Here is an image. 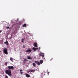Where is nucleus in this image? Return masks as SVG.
Listing matches in <instances>:
<instances>
[{
	"label": "nucleus",
	"instance_id": "nucleus-1",
	"mask_svg": "<svg viewBox=\"0 0 78 78\" xmlns=\"http://www.w3.org/2000/svg\"><path fill=\"white\" fill-rule=\"evenodd\" d=\"M5 73L9 76H11V70H7L5 71Z\"/></svg>",
	"mask_w": 78,
	"mask_h": 78
},
{
	"label": "nucleus",
	"instance_id": "nucleus-2",
	"mask_svg": "<svg viewBox=\"0 0 78 78\" xmlns=\"http://www.w3.org/2000/svg\"><path fill=\"white\" fill-rule=\"evenodd\" d=\"M3 53L5 54V55H8V49L7 48H4L3 49Z\"/></svg>",
	"mask_w": 78,
	"mask_h": 78
},
{
	"label": "nucleus",
	"instance_id": "nucleus-3",
	"mask_svg": "<svg viewBox=\"0 0 78 78\" xmlns=\"http://www.w3.org/2000/svg\"><path fill=\"white\" fill-rule=\"evenodd\" d=\"M35 72V69H30V70L27 71V73H30V72Z\"/></svg>",
	"mask_w": 78,
	"mask_h": 78
},
{
	"label": "nucleus",
	"instance_id": "nucleus-4",
	"mask_svg": "<svg viewBox=\"0 0 78 78\" xmlns=\"http://www.w3.org/2000/svg\"><path fill=\"white\" fill-rule=\"evenodd\" d=\"M39 56H42L43 58H44V53L41 52Z\"/></svg>",
	"mask_w": 78,
	"mask_h": 78
},
{
	"label": "nucleus",
	"instance_id": "nucleus-5",
	"mask_svg": "<svg viewBox=\"0 0 78 78\" xmlns=\"http://www.w3.org/2000/svg\"><path fill=\"white\" fill-rule=\"evenodd\" d=\"M8 68L9 69H10L11 70H13L14 69V67L13 66H8Z\"/></svg>",
	"mask_w": 78,
	"mask_h": 78
},
{
	"label": "nucleus",
	"instance_id": "nucleus-6",
	"mask_svg": "<svg viewBox=\"0 0 78 78\" xmlns=\"http://www.w3.org/2000/svg\"><path fill=\"white\" fill-rule=\"evenodd\" d=\"M26 76L27 78H30L31 77V76L30 75H29V74L27 73L26 74Z\"/></svg>",
	"mask_w": 78,
	"mask_h": 78
},
{
	"label": "nucleus",
	"instance_id": "nucleus-7",
	"mask_svg": "<svg viewBox=\"0 0 78 78\" xmlns=\"http://www.w3.org/2000/svg\"><path fill=\"white\" fill-rule=\"evenodd\" d=\"M33 50H34V51H36L37 50H38V48H35L34 47H33L32 48Z\"/></svg>",
	"mask_w": 78,
	"mask_h": 78
},
{
	"label": "nucleus",
	"instance_id": "nucleus-8",
	"mask_svg": "<svg viewBox=\"0 0 78 78\" xmlns=\"http://www.w3.org/2000/svg\"><path fill=\"white\" fill-rule=\"evenodd\" d=\"M34 46L35 47H37V43H35L34 44Z\"/></svg>",
	"mask_w": 78,
	"mask_h": 78
},
{
	"label": "nucleus",
	"instance_id": "nucleus-9",
	"mask_svg": "<svg viewBox=\"0 0 78 78\" xmlns=\"http://www.w3.org/2000/svg\"><path fill=\"white\" fill-rule=\"evenodd\" d=\"M27 52H28V53L30 52L31 51V49H27L26 51Z\"/></svg>",
	"mask_w": 78,
	"mask_h": 78
},
{
	"label": "nucleus",
	"instance_id": "nucleus-10",
	"mask_svg": "<svg viewBox=\"0 0 78 78\" xmlns=\"http://www.w3.org/2000/svg\"><path fill=\"white\" fill-rule=\"evenodd\" d=\"M4 43L7 45H8V41H5L4 42Z\"/></svg>",
	"mask_w": 78,
	"mask_h": 78
},
{
	"label": "nucleus",
	"instance_id": "nucleus-11",
	"mask_svg": "<svg viewBox=\"0 0 78 78\" xmlns=\"http://www.w3.org/2000/svg\"><path fill=\"white\" fill-rule=\"evenodd\" d=\"M27 59H32V58L30 57V56H28L27 57Z\"/></svg>",
	"mask_w": 78,
	"mask_h": 78
},
{
	"label": "nucleus",
	"instance_id": "nucleus-12",
	"mask_svg": "<svg viewBox=\"0 0 78 78\" xmlns=\"http://www.w3.org/2000/svg\"><path fill=\"white\" fill-rule=\"evenodd\" d=\"M44 62V61L42 60H41L40 61V64H41L43 63V62Z\"/></svg>",
	"mask_w": 78,
	"mask_h": 78
},
{
	"label": "nucleus",
	"instance_id": "nucleus-13",
	"mask_svg": "<svg viewBox=\"0 0 78 78\" xmlns=\"http://www.w3.org/2000/svg\"><path fill=\"white\" fill-rule=\"evenodd\" d=\"M27 25V24H24L23 25V27H26Z\"/></svg>",
	"mask_w": 78,
	"mask_h": 78
},
{
	"label": "nucleus",
	"instance_id": "nucleus-14",
	"mask_svg": "<svg viewBox=\"0 0 78 78\" xmlns=\"http://www.w3.org/2000/svg\"><path fill=\"white\" fill-rule=\"evenodd\" d=\"M10 61H12V62H13V59H12V58L11 57H10Z\"/></svg>",
	"mask_w": 78,
	"mask_h": 78
},
{
	"label": "nucleus",
	"instance_id": "nucleus-15",
	"mask_svg": "<svg viewBox=\"0 0 78 78\" xmlns=\"http://www.w3.org/2000/svg\"><path fill=\"white\" fill-rule=\"evenodd\" d=\"M20 74H21V75H22V74H23V73L22 72V70H21V69H20Z\"/></svg>",
	"mask_w": 78,
	"mask_h": 78
},
{
	"label": "nucleus",
	"instance_id": "nucleus-16",
	"mask_svg": "<svg viewBox=\"0 0 78 78\" xmlns=\"http://www.w3.org/2000/svg\"><path fill=\"white\" fill-rule=\"evenodd\" d=\"M27 61V59L24 58L23 61L25 62H26Z\"/></svg>",
	"mask_w": 78,
	"mask_h": 78
},
{
	"label": "nucleus",
	"instance_id": "nucleus-17",
	"mask_svg": "<svg viewBox=\"0 0 78 78\" xmlns=\"http://www.w3.org/2000/svg\"><path fill=\"white\" fill-rule=\"evenodd\" d=\"M32 65L33 66H36V64H35V63H33L32 64Z\"/></svg>",
	"mask_w": 78,
	"mask_h": 78
},
{
	"label": "nucleus",
	"instance_id": "nucleus-18",
	"mask_svg": "<svg viewBox=\"0 0 78 78\" xmlns=\"http://www.w3.org/2000/svg\"><path fill=\"white\" fill-rule=\"evenodd\" d=\"M35 63H36V64H37V63L38 62V61H36L34 62Z\"/></svg>",
	"mask_w": 78,
	"mask_h": 78
},
{
	"label": "nucleus",
	"instance_id": "nucleus-19",
	"mask_svg": "<svg viewBox=\"0 0 78 78\" xmlns=\"http://www.w3.org/2000/svg\"><path fill=\"white\" fill-rule=\"evenodd\" d=\"M37 65H38V66H39V65H40V62H38L37 63Z\"/></svg>",
	"mask_w": 78,
	"mask_h": 78
},
{
	"label": "nucleus",
	"instance_id": "nucleus-20",
	"mask_svg": "<svg viewBox=\"0 0 78 78\" xmlns=\"http://www.w3.org/2000/svg\"><path fill=\"white\" fill-rule=\"evenodd\" d=\"M23 41H24V39L22 38V41L23 43V42H24Z\"/></svg>",
	"mask_w": 78,
	"mask_h": 78
},
{
	"label": "nucleus",
	"instance_id": "nucleus-21",
	"mask_svg": "<svg viewBox=\"0 0 78 78\" xmlns=\"http://www.w3.org/2000/svg\"><path fill=\"white\" fill-rule=\"evenodd\" d=\"M23 48H25V45H23Z\"/></svg>",
	"mask_w": 78,
	"mask_h": 78
},
{
	"label": "nucleus",
	"instance_id": "nucleus-22",
	"mask_svg": "<svg viewBox=\"0 0 78 78\" xmlns=\"http://www.w3.org/2000/svg\"><path fill=\"white\" fill-rule=\"evenodd\" d=\"M5 65H7V62H5Z\"/></svg>",
	"mask_w": 78,
	"mask_h": 78
},
{
	"label": "nucleus",
	"instance_id": "nucleus-23",
	"mask_svg": "<svg viewBox=\"0 0 78 78\" xmlns=\"http://www.w3.org/2000/svg\"><path fill=\"white\" fill-rule=\"evenodd\" d=\"M5 78H8V76H6V77H5Z\"/></svg>",
	"mask_w": 78,
	"mask_h": 78
},
{
	"label": "nucleus",
	"instance_id": "nucleus-24",
	"mask_svg": "<svg viewBox=\"0 0 78 78\" xmlns=\"http://www.w3.org/2000/svg\"><path fill=\"white\" fill-rule=\"evenodd\" d=\"M6 28H7V29H8L9 28V27H6Z\"/></svg>",
	"mask_w": 78,
	"mask_h": 78
},
{
	"label": "nucleus",
	"instance_id": "nucleus-25",
	"mask_svg": "<svg viewBox=\"0 0 78 78\" xmlns=\"http://www.w3.org/2000/svg\"><path fill=\"white\" fill-rule=\"evenodd\" d=\"M49 73H50V72H48V74H49Z\"/></svg>",
	"mask_w": 78,
	"mask_h": 78
},
{
	"label": "nucleus",
	"instance_id": "nucleus-26",
	"mask_svg": "<svg viewBox=\"0 0 78 78\" xmlns=\"http://www.w3.org/2000/svg\"><path fill=\"white\" fill-rule=\"evenodd\" d=\"M41 49V47L39 48V50H40Z\"/></svg>",
	"mask_w": 78,
	"mask_h": 78
},
{
	"label": "nucleus",
	"instance_id": "nucleus-27",
	"mask_svg": "<svg viewBox=\"0 0 78 78\" xmlns=\"http://www.w3.org/2000/svg\"><path fill=\"white\" fill-rule=\"evenodd\" d=\"M1 32H2V31L1 30H0V33H1Z\"/></svg>",
	"mask_w": 78,
	"mask_h": 78
},
{
	"label": "nucleus",
	"instance_id": "nucleus-28",
	"mask_svg": "<svg viewBox=\"0 0 78 78\" xmlns=\"http://www.w3.org/2000/svg\"><path fill=\"white\" fill-rule=\"evenodd\" d=\"M51 60H53V58H51Z\"/></svg>",
	"mask_w": 78,
	"mask_h": 78
},
{
	"label": "nucleus",
	"instance_id": "nucleus-29",
	"mask_svg": "<svg viewBox=\"0 0 78 78\" xmlns=\"http://www.w3.org/2000/svg\"><path fill=\"white\" fill-rule=\"evenodd\" d=\"M0 52H1V51L0 50Z\"/></svg>",
	"mask_w": 78,
	"mask_h": 78
},
{
	"label": "nucleus",
	"instance_id": "nucleus-30",
	"mask_svg": "<svg viewBox=\"0 0 78 78\" xmlns=\"http://www.w3.org/2000/svg\"><path fill=\"white\" fill-rule=\"evenodd\" d=\"M44 59H45V58H44Z\"/></svg>",
	"mask_w": 78,
	"mask_h": 78
}]
</instances>
